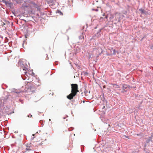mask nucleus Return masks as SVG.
Instances as JSON below:
<instances>
[{
  "mask_svg": "<svg viewBox=\"0 0 153 153\" xmlns=\"http://www.w3.org/2000/svg\"><path fill=\"white\" fill-rule=\"evenodd\" d=\"M71 93L67 96V98L69 99H72L76 94L77 92L79 91L78 90V85L76 84H72L71 85Z\"/></svg>",
  "mask_w": 153,
  "mask_h": 153,
  "instance_id": "nucleus-1",
  "label": "nucleus"
},
{
  "mask_svg": "<svg viewBox=\"0 0 153 153\" xmlns=\"http://www.w3.org/2000/svg\"><path fill=\"white\" fill-rule=\"evenodd\" d=\"M26 90L28 92H33L35 91V88L34 85L30 82H27L26 85Z\"/></svg>",
  "mask_w": 153,
  "mask_h": 153,
  "instance_id": "nucleus-2",
  "label": "nucleus"
},
{
  "mask_svg": "<svg viewBox=\"0 0 153 153\" xmlns=\"http://www.w3.org/2000/svg\"><path fill=\"white\" fill-rule=\"evenodd\" d=\"M8 99V96L7 95L5 97H2L1 99V102H3V103H1L0 104V106L4 107V104L7 101Z\"/></svg>",
  "mask_w": 153,
  "mask_h": 153,
  "instance_id": "nucleus-3",
  "label": "nucleus"
},
{
  "mask_svg": "<svg viewBox=\"0 0 153 153\" xmlns=\"http://www.w3.org/2000/svg\"><path fill=\"white\" fill-rule=\"evenodd\" d=\"M109 50L111 54L113 55H115L117 52V51H115V49H113V48H112L111 49H110Z\"/></svg>",
  "mask_w": 153,
  "mask_h": 153,
  "instance_id": "nucleus-4",
  "label": "nucleus"
},
{
  "mask_svg": "<svg viewBox=\"0 0 153 153\" xmlns=\"http://www.w3.org/2000/svg\"><path fill=\"white\" fill-rule=\"evenodd\" d=\"M130 88V86L129 85H126V84H124V85H123V90L124 91H125V89L127 88Z\"/></svg>",
  "mask_w": 153,
  "mask_h": 153,
  "instance_id": "nucleus-5",
  "label": "nucleus"
},
{
  "mask_svg": "<svg viewBox=\"0 0 153 153\" xmlns=\"http://www.w3.org/2000/svg\"><path fill=\"white\" fill-rule=\"evenodd\" d=\"M46 1L48 4H53L54 2L53 0H46Z\"/></svg>",
  "mask_w": 153,
  "mask_h": 153,
  "instance_id": "nucleus-6",
  "label": "nucleus"
},
{
  "mask_svg": "<svg viewBox=\"0 0 153 153\" xmlns=\"http://www.w3.org/2000/svg\"><path fill=\"white\" fill-rule=\"evenodd\" d=\"M2 1H3V2L4 3H5V4L6 5H10L11 4V3H10L9 2H8V1H6L5 0H2Z\"/></svg>",
  "mask_w": 153,
  "mask_h": 153,
  "instance_id": "nucleus-7",
  "label": "nucleus"
},
{
  "mask_svg": "<svg viewBox=\"0 0 153 153\" xmlns=\"http://www.w3.org/2000/svg\"><path fill=\"white\" fill-rule=\"evenodd\" d=\"M111 85H113V87H114L115 88H118L120 87L119 85H118L116 84H112Z\"/></svg>",
  "mask_w": 153,
  "mask_h": 153,
  "instance_id": "nucleus-8",
  "label": "nucleus"
},
{
  "mask_svg": "<svg viewBox=\"0 0 153 153\" xmlns=\"http://www.w3.org/2000/svg\"><path fill=\"white\" fill-rule=\"evenodd\" d=\"M26 150L27 151H30L32 150V148H31L30 146L27 147L26 149Z\"/></svg>",
  "mask_w": 153,
  "mask_h": 153,
  "instance_id": "nucleus-9",
  "label": "nucleus"
},
{
  "mask_svg": "<svg viewBox=\"0 0 153 153\" xmlns=\"http://www.w3.org/2000/svg\"><path fill=\"white\" fill-rule=\"evenodd\" d=\"M139 10L142 13H145V11L142 9H139Z\"/></svg>",
  "mask_w": 153,
  "mask_h": 153,
  "instance_id": "nucleus-10",
  "label": "nucleus"
},
{
  "mask_svg": "<svg viewBox=\"0 0 153 153\" xmlns=\"http://www.w3.org/2000/svg\"><path fill=\"white\" fill-rule=\"evenodd\" d=\"M103 88H105V85H104L103 86Z\"/></svg>",
  "mask_w": 153,
  "mask_h": 153,
  "instance_id": "nucleus-11",
  "label": "nucleus"
},
{
  "mask_svg": "<svg viewBox=\"0 0 153 153\" xmlns=\"http://www.w3.org/2000/svg\"><path fill=\"white\" fill-rule=\"evenodd\" d=\"M125 137H127V138H128V137L126 136H125Z\"/></svg>",
  "mask_w": 153,
  "mask_h": 153,
  "instance_id": "nucleus-12",
  "label": "nucleus"
},
{
  "mask_svg": "<svg viewBox=\"0 0 153 153\" xmlns=\"http://www.w3.org/2000/svg\"><path fill=\"white\" fill-rule=\"evenodd\" d=\"M97 10H97V9H96L95 10V11H97Z\"/></svg>",
  "mask_w": 153,
  "mask_h": 153,
  "instance_id": "nucleus-13",
  "label": "nucleus"
},
{
  "mask_svg": "<svg viewBox=\"0 0 153 153\" xmlns=\"http://www.w3.org/2000/svg\"><path fill=\"white\" fill-rule=\"evenodd\" d=\"M26 72H25V74H26Z\"/></svg>",
  "mask_w": 153,
  "mask_h": 153,
  "instance_id": "nucleus-14",
  "label": "nucleus"
}]
</instances>
